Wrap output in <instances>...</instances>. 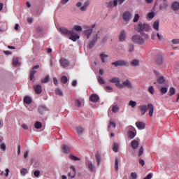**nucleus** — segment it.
<instances>
[{
    "mask_svg": "<svg viewBox=\"0 0 179 179\" xmlns=\"http://www.w3.org/2000/svg\"><path fill=\"white\" fill-rule=\"evenodd\" d=\"M59 31L62 33V34L69 36V40H71V41L75 42L76 40H79V38H80V36H79L78 34H75L73 30L69 31L66 28L61 27L59 28Z\"/></svg>",
    "mask_w": 179,
    "mask_h": 179,
    "instance_id": "obj_1",
    "label": "nucleus"
},
{
    "mask_svg": "<svg viewBox=\"0 0 179 179\" xmlns=\"http://www.w3.org/2000/svg\"><path fill=\"white\" fill-rule=\"evenodd\" d=\"M138 108L139 111H141V115H145L148 108L150 117H153V111H155V106H153V104L148 103V106L143 104V105L139 106Z\"/></svg>",
    "mask_w": 179,
    "mask_h": 179,
    "instance_id": "obj_2",
    "label": "nucleus"
},
{
    "mask_svg": "<svg viewBox=\"0 0 179 179\" xmlns=\"http://www.w3.org/2000/svg\"><path fill=\"white\" fill-rule=\"evenodd\" d=\"M149 30H150V25L149 24L142 22L138 23L137 27V31L138 33H141V34H142V31H149Z\"/></svg>",
    "mask_w": 179,
    "mask_h": 179,
    "instance_id": "obj_3",
    "label": "nucleus"
},
{
    "mask_svg": "<svg viewBox=\"0 0 179 179\" xmlns=\"http://www.w3.org/2000/svg\"><path fill=\"white\" fill-rule=\"evenodd\" d=\"M126 129L128 130L127 136L129 139H134L136 136V129L132 126H128Z\"/></svg>",
    "mask_w": 179,
    "mask_h": 179,
    "instance_id": "obj_4",
    "label": "nucleus"
},
{
    "mask_svg": "<svg viewBox=\"0 0 179 179\" xmlns=\"http://www.w3.org/2000/svg\"><path fill=\"white\" fill-rule=\"evenodd\" d=\"M112 65L115 66V68H117V66H129V63L124 60H117L112 62Z\"/></svg>",
    "mask_w": 179,
    "mask_h": 179,
    "instance_id": "obj_5",
    "label": "nucleus"
},
{
    "mask_svg": "<svg viewBox=\"0 0 179 179\" xmlns=\"http://www.w3.org/2000/svg\"><path fill=\"white\" fill-rule=\"evenodd\" d=\"M131 40L133 43H135V44H143V43H145L143 38H142V36H141L140 35L133 36Z\"/></svg>",
    "mask_w": 179,
    "mask_h": 179,
    "instance_id": "obj_6",
    "label": "nucleus"
},
{
    "mask_svg": "<svg viewBox=\"0 0 179 179\" xmlns=\"http://www.w3.org/2000/svg\"><path fill=\"white\" fill-rule=\"evenodd\" d=\"M118 89H124V87H128V89H132V83L129 80H126L123 82V83H120V85L117 84Z\"/></svg>",
    "mask_w": 179,
    "mask_h": 179,
    "instance_id": "obj_7",
    "label": "nucleus"
},
{
    "mask_svg": "<svg viewBox=\"0 0 179 179\" xmlns=\"http://www.w3.org/2000/svg\"><path fill=\"white\" fill-rule=\"evenodd\" d=\"M100 37H99V34H96V35L94 36L92 41H91L89 43V48L92 49L94 45H96V43H97V40H99Z\"/></svg>",
    "mask_w": 179,
    "mask_h": 179,
    "instance_id": "obj_8",
    "label": "nucleus"
},
{
    "mask_svg": "<svg viewBox=\"0 0 179 179\" xmlns=\"http://www.w3.org/2000/svg\"><path fill=\"white\" fill-rule=\"evenodd\" d=\"M94 27H96V24H94L91 29L84 31V35L86 36L87 39L90 38V36H92V34L93 33V29H94Z\"/></svg>",
    "mask_w": 179,
    "mask_h": 179,
    "instance_id": "obj_9",
    "label": "nucleus"
},
{
    "mask_svg": "<svg viewBox=\"0 0 179 179\" xmlns=\"http://www.w3.org/2000/svg\"><path fill=\"white\" fill-rule=\"evenodd\" d=\"M122 17L124 22H129V20L132 19V14H131L129 11H126L123 13Z\"/></svg>",
    "mask_w": 179,
    "mask_h": 179,
    "instance_id": "obj_10",
    "label": "nucleus"
},
{
    "mask_svg": "<svg viewBox=\"0 0 179 179\" xmlns=\"http://www.w3.org/2000/svg\"><path fill=\"white\" fill-rule=\"evenodd\" d=\"M59 64L62 68H68V66H69V61L65 58H61L59 60Z\"/></svg>",
    "mask_w": 179,
    "mask_h": 179,
    "instance_id": "obj_11",
    "label": "nucleus"
},
{
    "mask_svg": "<svg viewBox=\"0 0 179 179\" xmlns=\"http://www.w3.org/2000/svg\"><path fill=\"white\" fill-rule=\"evenodd\" d=\"M34 92L36 94H40L43 92V87L39 84L38 85H35L34 86Z\"/></svg>",
    "mask_w": 179,
    "mask_h": 179,
    "instance_id": "obj_12",
    "label": "nucleus"
},
{
    "mask_svg": "<svg viewBox=\"0 0 179 179\" xmlns=\"http://www.w3.org/2000/svg\"><path fill=\"white\" fill-rule=\"evenodd\" d=\"M40 68L39 65L34 66L30 72V80H33L34 79V75H36V69H38Z\"/></svg>",
    "mask_w": 179,
    "mask_h": 179,
    "instance_id": "obj_13",
    "label": "nucleus"
},
{
    "mask_svg": "<svg viewBox=\"0 0 179 179\" xmlns=\"http://www.w3.org/2000/svg\"><path fill=\"white\" fill-rule=\"evenodd\" d=\"M71 170H72V173L69 172L68 173V177H70L71 178H75V176H76V169H75V166H71L70 167Z\"/></svg>",
    "mask_w": 179,
    "mask_h": 179,
    "instance_id": "obj_14",
    "label": "nucleus"
},
{
    "mask_svg": "<svg viewBox=\"0 0 179 179\" xmlns=\"http://www.w3.org/2000/svg\"><path fill=\"white\" fill-rule=\"evenodd\" d=\"M90 100L93 103H97L99 100H100V97H99L97 94H93L90 96Z\"/></svg>",
    "mask_w": 179,
    "mask_h": 179,
    "instance_id": "obj_15",
    "label": "nucleus"
},
{
    "mask_svg": "<svg viewBox=\"0 0 179 179\" xmlns=\"http://www.w3.org/2000/svg\"><path fill=\"white\" fill-rule=\"evenodd\" d=\"M86 166L87 169H90V171L92 172L96 171V168L94 167V165H93V163H92L90 161L86 162Z\"/></svg>",
    "mask_w": 179,
    "mask_h": 179,
    "instance_id": "obj_16",
    "label": "nucleus"
},
{
    "mask_svg": "<svg viewBox=\"0 0 179 179\" xmlns=\"http://www.w3.org/2000/svg\"><path fill=\"white\" fill-rule=\"evenodd\" d=\"M127 39V32H125V30H122L120 32V35L119 36V40L120 41H125Z\"/></svg>",
    "mask_w": 179,
    "mask_h": 179,
    "instance_id": "obj_17",
    "label": "nucleus"
},
{
    "mask_svg": "<svg viewBox=\"0 0 179 179\" xmlns=\"http://www.w3.org/2000/svg\"><path fill=\"white\" fill-rule=\"evenodd\" d=\"M85 104V101L83 99H76L74 102V106L76 107H82Z\"/></svg>",
    "mask_w": 179,
    "mask_h": 179,
    "instance_id": "obj_18",
    "label": "nucleus"
},
{
    "mask_svg": "<svg viewBox=\"0 0 179 179\" xmlns=\"http://www.w3.org/2000/svg\"><path fill=\"white\" fill-rule=\"evenodd\" d=\"M62 150L64 152L66 155H68L71 152V147L66 145H62Z\"/></svg>",
    "mask_w": 179,
    "mask_h": 179,
    "instance_id": "obj_19",
    "label": "nucleus"
},
{
    "mask_svg": "<svg viewBox=\"0 0 179 179\" xmlns=\"http://www.w3.org/2000/svg\"><path fill=\"white\" fill-rule=\"evenodd\" d=\"M131 146L132 149L136 150V149H138V148L139 147V141L136 140H133L131 143Z\"/></svg>",
    "mask_w": 179,
    "mask_h": 179,
    "instance_id": "obj_20",
    "label": "nucleus"
},
{
    "mask_svg": "<svg viewBox=\"0 0 179 179\" xmlns=\"http://www.w3.org/2000/svg\"><path fill=\"white\" fill-rule=\"evenodd\" d=\"M155 62H156L157 65H162L163 64V57H162V55L156 56Z\"/></svg>",
    "mask_w": 179,
    "mask_h": 179,
    "instance_id": "obj_21",
    "label": "nucleus"
},
{
    "mask_svg": "<svg viewBox=\"0 0 179 179\" xmlns=\"http://www.w3.org/2000/svg\"><path fill=\"white\" fill-rule=\"evenodd\" d=\"M109 82H110V83H115L116 87H118L117 85H121V83H120V78L117 77H115L110 79Z\"/></svg>",
    "mask_w": 179,
    "mask_h": 179,
    "instance_id": "obj_22",
    "label": "nucleus"
},
{
    "mask_svg": "<svg viewBox=\"0 0 179 179\" xmlns=\"http://www.w3.org/2000/svg\"><path fill=\"white\" fill-rule=\"evenodd\" d=\"M48 108H47V107H45V106H40L38 108V113H40V114H44V113H45V111H48Z\"/></svg>",
    "mask_w": 179,
    "mask_h": 179,
    "instance_id": "obj_23",
    "label": "nucleus"
},
{
    "mask_svg": "<svg viewBox=\"0 0 179 179\" xmlns=\"http://www.w3.org/2000/svg\"><path fill=\"white\" fill-rule=\"evenodd\" d=\"M136 126L137 127V128H138V129H145V127H146L145 123L142 122H136Z\"/></svg>",
    "mask_w": 179,
    "mask_h": 179,
    "instance_id": "obj_24",
    "label": "nucleus"
},
{
    "mask_svg": "<svg viewBox=\"0 0 179 179\" xmlns=\"http://www.w3.org/2000/svg\"><path fill=\"white\" fill-rule=\"evenodd\" d=\"M159 26H160V22L159 21V20H155L153 24L154 30H156V31H159Z\"/></svg>",
    "mask_w": 179,
    "mask_h": 179,
    "instance_id": "obj_25",
    "label": "nucleus"
},
{
    "mask_svg": "<svg viewBox=\"0 0 179 179\" xmlns=\"http://www.w3.org/2000/svg\"><path fill=\"white\" fill-rule=\"evenodd\" d=\"M171 8L173 10H178L179 9V2L178 1H174L172 5Z\"/></svg>",
    "mask_w": 179,
    "mask_h": 179,
    "instance_id": "obj_26",
    "label": "nucleus"
},
{
    "mask_svg": "<svg viewBox=\"0 0 179 179\" xmlns=\"http://www.w3.org/2000/svg\"><path fill=\"white\" fill-rule=\"evenodd\" d=\"M32 101H33L31 100V97L29 96H24V103H25V104H31Z\"/></svg>",
    "mask_w": 179,
    "mask_h": 179,
    "instance_id": "obj_27",
    "label": "nucleus"
},
{
    "mask_svg": "<svg viewBox=\"0 0 179 179\" xmlns=\"http://www.w3.org/2000/svg\"><path fill=\"white\" fill-rule=\"evenodd\" d=\"M99 57L101 58V62H103V64H106V59L108 58V55L104 54V53H101L99 55Z\"/></svg>",
    "mask_w": 179,
    "mask_h": 179,
    "instance_id": "obj_28",
    "label": "nucleus"
},
{
    "mask_svg": "<svg viewBox=\"0 0 179 179\" xmlns=\"http://www.w3.org/2000/svg\"><path fill=\"white\" fill-rule=\"evenodd\" d=\"M95 157L96 159V163H97V166H100V163H101V156L100 155V153L97 152L95 155Z\"/></svg>",
    "mask_w": 179,
    "mask_h": 179,
    "instance_id": "obj_29",
    "label": "nucleus"
},
{
    "mask_svg": "<svg viewBox=\"0 0 179 179\" xmlns=\"http://www.w3.org/2000/svg\"><path fill=\"white\" fill-rule=\"evenodd\" d=\"M157 82L158 83H159V85H163L164 83H165L166 80L164 79V76H159L157 79Z\"/></svg>",
    "mask_w": 179,
    "mask_h": 179,
    "instance_id": "obj_30",
    "label": "nucleus"
},
{
    "mask_svg": "<svg viewBox=\"0 0 179 179\" xmlns=\"http://www.w3.org/2000/svg\"><path fill=\"white\" fill-rule=\"evenodd\" d=\"M84 131H85V129L82 127H78L76 128V132L78 135H82V134H83Z\"/></svg>",
    "mask_w": 179,
    "mask_h": 179,
    "instance_id": "obj_31",
    "label": "nucleus"
},
{
    "mask_svg": "<svg viewBox=\"0 0 179 179\" xmlns=\"http://www.w3.org/2000/svg\"><path fill=\"white\" fill-rule=\"evenodd\" d=\"M20 62H19V58L17 57H14L13 59V65L14 66H17V65H20Z\"/></svg>",
    "mask_w": 179,
    "mask_h": 179,
    "instance_id": "obj_32",
    "label": "nucleus"
},
{
    "mask_svg": "<svg viewBox=\"0 0 179 179\" xmlns=\"http://www.w3.org/2000/svg\"><path fill=\"white\" fill-rule=\"evenodd\" d=\"M42 127L43 124H41L40 122H36L34 124V128H36V129H41Z\"/></svg>",
    "mask_w": 179,
    "mask_h": 179,
    "instance_id": "obj_33",
    "label": "nucleus"
},
{
    "mask_svg": "<svg viewBox=\"0 0 179 179\" xmlns=\"http://www.w3.org/2000/svg\"><path fill=\"white\" fill-rule=\"evenodd\" d=\"M131 66H138L139 65V60L138 59H134L131 62Z\"/></svg>",
    "mask_w": 179,
    "mask_h": 179,
    "instance_id": "obj_34",
    "label": "nucleus"
},
{
    "mask_svg": "<svg viewBox=\"0 0 179 179\" xmlns=\"http://www.w3.org/2000/svg\"><path fill=\"white\" fill-rule=\"evenodd\" d=\"M48 80H50V76L47 75L44 78L41 80V83H48Z\"/></svg>",
    "mask_w": 179,
    "mask_h": 179,
    "instance_id": "obj_35",
    "label": "nucleus"
},
{
    "mask_svg": "<svg viewBox=\"0 0 179 179\" xmlns=\"http://www.w3.org/2000/svg\"><path fill=\"white\" fill-rule=\"evenodd\" d=\"M112 111L113 113H118V111H120V107H118L117 105L113 106L112 108Z\"/></svg>",
    "mask_w": 179,
    "mask_h": 179,
    "instance_id": "obj_36",
    "label": "nucleus"
},
{
    "mask_svg": "<svg viewBox=\"0 0 179 179\" xmlns=\"http://www.w3.org/2000/svg\"><path fill=\"white\" fill-rule=\"evenodd\" d=\"M69 159H71V160H74V162H78V160H80L79 157L72 155H69Z\"/></svg>",
    "mask_w": 179,
    "mask_h": 179,
    "instance_id": "obj_37",
    "label": "nucleus"
},
{
    "mask_svg": "<svg viewBox=\"0 0 179 179\" xmlns=\"http://www.w3.org/2000/svg\"><path fill=\"white\" fill-rule=\"evenodd\" d=\"M61 82L62 83H66L68 82V77L65 76H63L61 77Z\"/></svg>",
    "mask_w": 179,
    "mask_h": 179,
    "instance_id": "obj_38",
    "label": "nucleus"
},
{
    "mask_svg": "<svg viewBox=\"0 0 179 179\" xmlns=\"http://www.w3.org/2000/svg\"><path fill=\"white\" fill-rule=\"evenodd\" d=\"M55 94L57 95V96H63L64 94L62 93V90H61L59 88H57L55 90Z\"/></svg>",
    "mask_w": 179,
    "mask_h": 179,
    "instance_id": "obj_39",
    "label": "nucleus"
},
{
    "mask_svg": "<svg viewBox=\"0 0 179 179\" xmlns=\"http://www.w3.org/2000/svg\"><path fill=\"white\" fill-rule=\"evenodd\" d=\"M176 94V89L174 87H171L169 90V96H174Z\"/></svg>",
    "mask_w": 179,
    "mask_h": 179,
    "instance_id": "obj_40",
    "label": "nucleus"
},
{
    "mask_svg": "<svg viewBox=\"0 0 179 179\" xmlns=\"http://www.w3.org/2000/svg\"><path fill=\"white\" fill-rule=\"evenodd\" d=\"M118 164H120V161H118V158H115V169L116 171H118Z\"/></svg>",
    "mask_w": 179,
    "mask_h": 179,
    "instance_id": "obj_41",
    "label": "nucleus"
},
{
    "mask_svg": "<svg viewBox=\"0 0 179 179\" xmlns=\"http://www.w3.org/2000/svg\"><path fill=\"white\" fill-rule=\"evenodd\" d=\"M98 81H99V83H101V85L106 84V81L104 80V79L101 76H99Z\"/></svg>",
    "mask_w": 179,
    "mask_h": 179,
    "instance_id": "obj_42",
    "label": "nucleus"
},
{
    "mask_svg": "<svg viewBox=\"0 0 179 179\" xmlns=\"http://www.w3.org/2000/svg\"><path fill=\"white\" fill-rule=\"evenodd\" d=\"M73 29L76 30V31H82V27L79 25H75L73 27Z\"/></svg>",
    "mask_w": 179,
    "mask_h": 179,
    "instance_id": "obj_43",
    "label": "nucleus"
},
{
    "mask_svg": "<svg viewBox=\"0 0 179 179\" xmlns=\"http://www.w3.org/2000/svg\"><path fill=\"white\" fill-rule=\"evenodd\" d=\"M118 143H115V144H114V146H113V152H115V153H117V152H118Z\"/></svg>",
    "mask_w": 179,
    "mask_h": 179,
    "instance_id": "obj_44",
    "label": "nucleus"
},
{
    "mask_svg": "<svg viewBox=\"0 0 179 179\" xmlns=\"http://www.w3.org/2000/svg\"><path fill=\"white\" fill-rule=\"evenodd\" d=\"M129 106H131V107H132V108H134V107H136V101H130L129 102Z\"/></svg>",
    "mask_w": 179,
    "mask_h": 179,
    "instance_id": "obj_45",
    "label": "nucleus"
},
{
    "mask_svg": "<svg viewBox=\"0 0 179 179\" xmlns=\"http://www.w3.org/2000/svg\"><path fill=\"white\" fill-rule=\"evenodd\" d=\"M148 19H153L155 17V12H150L148 13Z\"/></svg>",
    "mask_w": 179,
    "mask_h": 179,
    "instance_id": "obj_46",
    "label": "nucleus"
},
{
    "mask_svg": "<svg viewBox=\"0 0 179 179\" xmlns=\"http://www.w3.org/2000/svg\"><path fill=\"white\" fill-rule=\"evenodd\" d=\"M138 178V175L135 172L131 173L130 179H136Z\"/></svg>",
    "mask_w": 179,
    "mask_h": 179,
    "instance_id": "obj_47",
    "label": "nucleus"
},
{
    "mask_svg": "<svg viewBox=\"0 0 179 179\" xmlns=\"http://www.w3.org/2000/svg\"><path fill=\"white\" fill-rule=\"evenodd\" d=\"M138 20H139V15L138 14H136L135 16H134V18L133 20V22L134 23H136V22H138Z\"/></svg>",
    "mask_w": 179,
    "mask_h": 179,
    "instance_id": "obj_48",
    "label": "nucleus"
},
{
    "mask_svg": "<svg viewBox=\"0 0 179 179\" xmlns=\"http://www.w3.org/2000/svg\"><path fill=\"white\" fill-rule=\"evenodd\" d=\"M167 87H162L160 91H161V93H162V94H166V93H167Z\"/></svg>",
    "mask_w": 179,
    "mask_h": 179,
    "instance_id": "obj_49",
    "label": "nucleus"
},
{
    "mask_svg": "<svg viewBox=\"0 0 179 179\" xmlns=\"http://www.w3.org/2000/svg\"><path fill=\"white\" fill-rule=\"evenodd\" d=\"M21 174L23 176H26V174H27V169H21Z\"/></svg>",
    "mask_w": 179,
    "mask_h": 179,
    "instance_id": "obj_50",
    "label": "nucleus"
},
{
    "mask_svg": "<svg viewBox=\"0 0 179 179\" xmlns=\"http://www.w3.org/2000/svg\"><path fill=\"white\" fill-rule=\"evenodd\" d=\"M134 46L132 44L129 45V52H134Z\"/></svg>",
    "mask_w": 179,
    "mask_h": 179,
    "instance_id": "obj_51",
    "label": "nucleus"
},
{
    "mask_svg": "<svg viewBox=\"0 0 179 179\" xmlns=\"http://www.w3.org/2000/svg\"><path fill=\"white\" fill-rule=\"evenodd\" d=\"M143 146L141 147L139 151H138V157H141L142 155H143Z\"/></svg>",
    "mask_w": 179,
    "mask_h": 179,
    "instance_id": "obj_52",
    "label": "nucleus"
},
{
    "mask_svg": "<svg viewBox=\"0 0 179 179\" xmlns=\"http://www.w3.org/2000/svg\"><path fill=\"white\" fill-rule=\"evenodd\" d=\"M148 92H150V93H151V94H154L155 93V90L153 88V86H150L148 89Z\"/></svg>",
    "mask_w": 179,
    "mask_h": 179,
    "instance_id": "obj_53",
    "label": "nucleus"
},
{
    "mask_svg": "<svg viewBox=\"0 0 179 179\" xmlns=\"http://www.w3.org/2000/svg\"><path fill=\"white\" fill-rule=\"evenodd\" d=\"M110 127H113V128H115V127H117V124H115V122H113V120H110Z\"/></svg>",
    "mask_w": 179,
    "mask_h": 179,
    "instance_id": "obj_54",
    "label": "nucleus"
},
{
    "mask_svg": "<svg viewBox=\"0 0 179 179\" xmlns=\"http://www.w3.org/2000/svg\"><path fill=\"white\" fill-rule=\"evenodd\" d=\"M0 149H1L3 151L6 150V145H5V143H2L0 145Z\"/></svg>",
    "mask_w": 179,
    "mask_h": 179,
    "instance_id": "obj_55",
    "label": "nucleus"
},
{
    "mask_svg": "<svg viewBox=\"0 0 179 179\" xmlns=\"http://www.w3.org/2000/svg\"><path fill=\"white\" fill-rule=\"evenodd\" d=\"M34 175L35 176V177H40V171H35Z\"/></svg>",
    "mask_w": 179,
    "mask_h": 179,
    "instance_id": "obj_56",
    "label": "nucleus"
},
{
    "mask_svg": "<svg viewBox=\"0 0 179 179\" xmlns=\"http://www.w3.org/2000/svg\"><path fill=\"white\" fill-rule=\"evenodd\" d=\"M22 128H23V129H25V130L29 129V127L26 124H22Z\"/></svg>",
    "mask_w": 179,
    "mask_h": 179,
    "instance_id": "obj_57",
    "label": "nucleus"
},
{
    "mask_svg": "<svg viewBox=\"0 0 179 179\" xmlns=\"http://www.w3.org/2000/svg\"><path fill=\"white\" fill-rule=\"evenodd\" d=\"M10 172V171L9 170V169H6V173H4V175L6 176V177H8L9 176V173Z\"/></svg>",
    "mask_w": 179,
    "mask_h": 179,
    "instance_id": "obj_58",
    "label": "nucleus"
},
{
    "mask_svg": "<svg viewBox=\"0 0 179 179\" xmlns=\"http://www.w3.org/2000/svg\"><path fill=\"white\" fill-rule=\"evenodd\" d=\"M172 43L173 44H179V39H173Z\"/></svg>",
    "mask_w": 179,
    "mask_h": 179,
    "instance_id": "obj_59",
    "label": "nucleus"
},
{
    "mask_svg": "<svg viewBox=\"0 0 179 179\" xmlns=\"http://www.w3.org/2000/svg\"><path fill=\"white\" fill-rule=\"evenodd\" d=\"M53 82L55 86H58V79H57V78H53Z\"/></svg>",
    "mask_w": 179,
    "mask_h": 179,
    "instance_id": "obj_60",
    "label": "nucleus"
},
{
    "mask_svg": "<svg viewBox=\"0 0 179 179\" xmlns=\"http://www.w3.org/2000/svg\"><path fill=\"white\" fill-rule=\"evenodd\" d=\"M139 163L141 166H145V161L142 159H139Z\"/></svg>",
    "mask_w": 179,
    "mask_h": 179,
    "instance_id": "obj_61",
    "label": "nucleus"
},
{
    "mask_svg": "<svg viewBox=\"0 0 179 179\" xmlns=\"http://www.w3.org/2000/svg\"><path fill=\"white\" fill-rule=\"evenodd\" d=\"M80 9L82 12H85L87 9V8L85 6H83Z\"/></svg>",
    "mask_w": 179,
    "mask_h": 179,
    "instance_id": "obj_62",
    "label": "nucleus"
},
{
    "mask_svg": "<svg viewBox=\"0 0 179 179\" xmlns=\"http://www.w3.org/2000/svg\"><path fill=\"white\" fill-rule=\"evenodd\" d=\"M117 5H118V0H114L113 1V6H117Z\"/></svg>",
    "mask_w": 179,
    "mask_h": 179,
    "instance_id": "obj_63",
    "label": "nucleus"
},
{
    "mask_svg": "<svg viewBox=\"0 0 179 179\" xmlns=\"http://www.w3.org/2000/svg\"><path fill=\"white\" fill-rule=\"evenodd\" d=\"M157 37L158 38V40L162 39V35H160V34H159V33L157 34Z\"/></svg>",
    "mask_w": 179,
    "mask_h": 179,
    "instance_id": "obj_64",
    "label": "nucleus"
}]
</instances>
